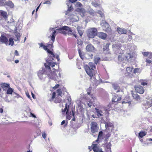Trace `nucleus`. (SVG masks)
<instances>
[{"label":"nucleus","mask_w":152,"mask_h":152,"mask_svg":"<svg viewBox=\"0 0 152 152\" xmlns=\"http://www.w3.org/2000/svg\"><path fill=\"white\" fill-rule=\"evenodd\" d=\"M84 68L87 74L91 77V79L93 80L94 83L96 86H97L101 82V80L97 73V72L95 71L94 69L90 68V67L87 65L85 66Z\"/></svg>","instance_id":"f257e3e1"},{"label":"nucleus","mask_w":152,"mask_h":152,"mask_svg":"<svg viewBox=\"0 0 152 152\" xmlns=\"http://www.w3.org/2000/svg\"><path fill=\"white\" fill-rule=\"evenodd\" d=\"M112 46L115 53L118 55V61L121 62L123 61L125 58V57L124 54L123 50L121 48V44L119 43H117L116 44L113 45Z\"/></svg>","instance_id":"f03ea898"},{"label":"nucleus","mask_w":152,"mask_h":152,"mask_svg":"<svg viewBox=\"0 0 152 152\" xmlns=\"http://www.w3.org/2000/svg\"><path fill=\"white\" fill-rule=\"evenodd\" d=\"M58 30V33H62L64 35H73L76 38L77 36L72 32L71 29L68 26H63L57 29Z\"/></svg>","instance_id":"7ed1b4c3"},{"label":"nucleus","mask_w":152,"mask_h":152,"mask_svg":"<svg viewBox=\"0 0 152 152\" xmlns=\"http://www.w3.org/2000/svg\"><path fill=\"white\" fill-rule=\"evenodd\" d=\"M128 49L130 51V52L129 53V51H128L127 54L126 56H125V57L127 60H130V59L133 57V53L134 50L133 44H128Z\"/></svg>","instance_id":"20e7f679"},{"label":"nucleus","mask_w":152,"mask_h":152,"mask_svg":"<svg viewBox=\"0 0 152 152\" xmlns=\"http://www.w3.org/2000/svg\"><path fill=\"white\" fill-rule=\"evenodd\" d=\"M97 29L95 28H91L88 29L87 34L88 36L90 38H94L96 35H97Z\"/></svg>","instance_id":"39448f33"},{"label":"nucleus","mask_w":152,"mask_h":152,"mask_svg":"<svg viewBox=\"0 0 152 152\" xmlns=\"http://www.w3.org/2000/svg\"><path fill=\"white\" fill-rule=\"evenodd\" d=\"M53 60V58L52 57L51 58L50 57V58H47L46 60L48 65L46 64H45V66L46 69L49 71L50 69V66L53 67L55 66L56 63L54 62H51V61Z\"/></svg>","instance_id":"423d86ee"},{"label":"nucleus","mask_w":152,"mask_h":152,"mask_svg":"<svg viewBox=\"0 0 152 152\" xmlns=\"http://www.w3.org/2000/svg\"><path fill=\"white\" fill-rule=\"evenodd\" d=\"M48 72L46 69H42V70H40L38 72V76L40 79H43L46 77L47 75H48Z\"/></svg>","instance_id":"0eeeda50"},{"label":"nucleus","mask_w":152,"mask_h":152,"mask_svg":"<svg viewBox=\"0 0 152 152\" xmlns=\"http://www.w3.org/2000/svg\"><path fill=\"white\" fill-rule=\"evenodd\" d=\"M31 109L28 107H27L26 109L24 112V114L25 117L27 118L31 117L34 118H36V116L32 112Z\"/></svg>","instance_id":"6e6552de"},{"label":"nucleus","mask_w":152,"mask_h":152,"mask_svg":"<svg viewBox=\"0 0 152 152\" xmlns=\"http://www.w3.org/2000/svg\"><path fill=\"white\" fill-rule=\"evenodd\" d=\"M91 130L92 133L97 132L99 129L98 125L96 122H92L91 124Z\"/></svg>","instance_id":"1a4fd4ad"},{"label":"nucleus","mask_w":152,"mask_h":152,"mask_svg":"<svg viewBox=\"0 0 152 152\" xmlns=\"http://www.w3.org/2000/svg\"><path fill=\"white\" fill-rule=\"evenodd\" d=\"M57 74L59 75V76L60 77V73L58 71H54L53 72H51L49 74L48 73V75L50 78L56 80L58 77Z\"/></svg>","instance_id":"9d476101"},{"label":"nucleus","mask_w":152,"mask_h":152,"mask_svg":"<svg viewBox=\"0 0 152 152\" xmlns=\"http://www.w3.org/2000/svg\"><path fill=\"white\" fill-rule=\"evenodd\" d=\"M100 24L102 26L103 30L107 32L110 31V28L109 27V25L105 21L102 20Z\"/></svg>","instance_id":"9b49d317"},{"label":"nucleus","mask_w":152,"mask_h":152,"mask_svg":"<svg viewBox=\"0 0 152 152\" xmlns=\"http://www.w3.org/2000/svg\"><path fill=\"white\" fill-rule=\"evenodd\" d=\"M68 102H67L65 104V107L63 109H62V111L63 113H64L66 111H67V110H68V111H69V105L71 104V102L70 99V100L69 99H68Z\"/></svg>","instance_id":"f8f14e48"},{"label":"nucleus","mask_w":152,"mask_h":152,"mask_svg":"<svg viewBox=\"0 0 152 152\" xmlns=\"http://www.w3.org/2000/svg\"><path fill=\"white\" fill-rule=\"evenodd\" d=\"M135 88L136 91L140 94H142L144 92L143 87L140 86L135 87Z\"/></svg>","instance_id":"ddd939ff"},{"label":"nucleus","mask_w":152,"mask_h":152,"mask_svg":"<svg viewBox=\"0 0 152 152\" xmlns=\"http://www.w3.org/2000/svg\"><path fill=\"white\" fill-rule=\"evenodd\" d=\"M152 105V99H148L144 104V106L146 109L151 107Z\"/></svg>","instance_id":"4468645a"},{"label":"nucleus","mask_w":152,"mask_h":152,"mask_svg":"<svg viewBox=\"0 0 152 152\" xmlns=\"http://www.w3.org/2000/svg\"><path fill=\"white\" fill-rule=\"evenodd\" d=\"M113 87L115 90L116 91V92H118L120 91L123 92L122 90L121 89L120 87L118 85L115 83H113L112 84Z\"/></svg>","instance_id":"2eb2a0df"},{"label":"nucleus","mask_w":152,"mask_h":152,"mask_svg":"<svg viewBox=\"0 0 152 152\" xmlns=\"http://www.w3.org/2000/svg\"><path fill=\"white\" fill-rule=\"evenodd\" d=\"M97 36L99 38L102 39H105L107 36L106 34L102 32H98L97 34Z\"/></svg>","instance_id":"dca6fc26"},{"label":"nucleus","mask_w":152,"mask_h":152,"mask_svg":"<svg viewBox=\"0 0 152 152\" xmlns=\"http://www.w3.org/2000/svg\"><path fill=\"white\" fill-rule=\"evenodd\" d=\"M117 30L118 33L120 34H126L127 32V30L122 28L118 27Z\"/></svg>","instance_id":"f3484780"},{"label":"nucleus","mask_w":152,"mask_h":152,"mask_svg":"<svg viewBox=\"0 0 152 152\" xmlns=\"http://www.w3.org/2000/svg\"><path fill=\"white\" fill-rule=\"evenodd\" d=\"M95 110L98 117L100 118V116L102 117L104 116V113L101 110L97 108H95Z\"/></svg>","instance_id":"a211bd4d"},{"label":"nucleus","mask_w":152,"mask_h":152,"mask_svg":"<svg viewBox=\"0 0 152 152\" xmlns=\"http://www.w3.org/2000/svg\"><path fill=\"white\" fill-rule=\"evenodd\" d=\"M70 18L73 22H77L79 20L78 16L77 15L74 14L71 15Z\"/></svg>","instance_id":"6ab92c4d"},{"label":"nucleus","mask_w":152,"mask_h":152,"mask_svg":"<svg viewBox=\"0 0 152 152\" xmlns=\"http://www.w3.org/2000/svg\"><path fill=\"white\" fill-rule=\"evenodd\" d=\"M15 38L14 39V40L15 41H18V42H19L21 35H20V33L17 32H15Z\"/></svg>","instance_id":"aec40b11"},{"label":"nucleus","mask_w":152,"mask_h":152,"mask_svg":"<svg viewBox=\"0 0 152 152\" xmlns=\"http://www.w3.org/2000/svg\"><path fill=\"white\" fill-rule=\"evenodd\" d=\"M0 41L1 42L7 44L8 41V39L5 36L3 35H1L0 37Z\"/></svg>","instance_id":"412c9836"},{"label":"nucleus","mask_w":152,"mask_h":152,"mask_svg":"<svg viewBox=\"0 0 152 152\" xmlns=\"http://www.w3.org/2000/svg\"><path fill=\"white\" fill-rule=\"evenodd\" d=\"M80 15L82 17L86 15V11L84 9L81 8L78 9Z\"/></svg>","instance_id":"4be33fe9"},{"label":"nucleus","mask_w":152,"mask_h":152,"mask_svg":"<svg viewBox=\"0 0 152 152\" xmlns=\"http://www.w3.org/2000/svg\"><path fill=\"white\" fill-rule=\"evenodd\" d=\"M94 48L93 46L90 44L86 46V49L88 51H92L94 50Z\"/></svg>","instance_id":"5701e85b"},{"label":"nucleus","mask_w":152,"mask_h":152,"mask_svg":"<svg viewBox=\"0 0 152 152\" xmlns=\"http://www.w3.org/2000/svg\"><path fill=\"white\" fill-rule=\"evenodd\" d=\"M1 87L3 88L4 91H5L10 87V85L9 84L4 83L1 84Z\"/></svg>","instance_id":"b1692460"},{"label":"nucleus","mask_w":152,"mask_h":152,"mask_svg":"<svg viewBox=\"0 0 152 152\" xmlns=\"http://www.w3.org/2000/svg\"><path fill=\"white\" fill-rule=\"evenodd\" d=\"M109 45L108 44H106L104 46L103 48V50L105 54L110 53V52H108L109 50Z\"/></svg>","instance_id":"393cba45"},{"label":"nucleus","mask_w":152,"mask_h":152,"mask_svg":"<svg viewBox=\"0 0 152 152\" xmlns=\"http://www.w3.org/2000/svg\"><path fill=\"white\" fill-rule=\"evenodd\" d=\"M5 3V5H7V6H9L11 8H12L14 7V4L12 3V2L11 1H6Z\"/></svg>","instance_id":"a878e982"},{"label":"nucleus","mask_w":152,"mask_h":152,"mask_svg":"<svg viewBox=\"0 0 152 152\" xmlns=\"http://www.w3.org/2000/svg\"><path fill=\"white\" fill-rule=\"evenodd\" d=\"M121 99V97H119L118 96L115 95L113 98L112 102H117L120 101Z\"/></svg>","instance_id":"bb28decb"},{"label":"nucleus","mask_w":152,"mask_h":152,"mask_svg":"<svg viewBox=\"0 0 152 152\" xmlns=\"http://www.w3.org/2000/svg\"><path fill=\"white\" fill-rule=\"evenodd\" d=\"M93 147L92 148L94 152H98L99 148L98 147V145L96 144H93Z\"/></svg>","instance_id":"cd10ccee"},{"label":"nucleus","mask_w":152,"mask_h":152,"mask_svg":"<svg viewBox=\"0 0 152 152\" xmlns=\"http://www.w3.org/2000/svg\"><path fill=\"white\" fill-rule=\"evenodd\" d=\"M45 50L47 51V52L48 53L50 54V55H48V56L49 57V58H50V57L51 58L52 57L53 58L55 57V55L49 49H48V48L47 49Z\"/></svg>","instance_id":"c85d7f7f"},{"label":"nucleus","mask_w":152,"mask_h":152,"mask_svg":"<svg viewBox=\"0 0 152 152\" xmlns=\"http://www.w3.org/2000/svg\"><path fill=\"white\" fill-rule=\"evenodd\" d=\"M91 4L93 6H94L95 7H100V3H98L96 1H92L91 3Z\"/></svg>","instance_id":"c756f323"},{"label":"nucleus","mask_w":152,"mask_h":152,"mask_svg":"<svg viewBox=\"0 0 152 152\" xmlns=\"http://www.w3.org/2000/svg\"><path fill=\"white\" fill-rule=\"evenodd\" d=\"M105 126L106 129H109L110 127H112L113 126L112 123L110 122H107L105 123Z\"/></svg>","instance_id":"7c9ffc66"},{"label":"nucleus","mask_w":152,"mask_h":152,"mask_svg":"<svg viewBox=\"0 0 152 152\" xmlns=\"http://www.w3.org/2000/svg\"><path fill=\"white\" fill-rule=\"evenodd\" d=\"M141 72V69L139 68H135L134 70V73L136 75L140 73Z\"/></svg>","instance_id":"2f4dec72"},{"label":"nucleus","mask_w":152,"mask_h":152,"mask_svg":"<svg viewBox=\"0 0 152 152\" xmlns=\"http://www.w3.org/2000/svg\"><path fill=\"white\" fill-rule=\"evenodd\" d=\"M87 65L89 66L90 68L91 69H94L95 68V64L91 62H90L88 65Z\"/></svg>","instance_id":"473e14b6"},{"label":"nucleus","mask_w":152,"mask_h":152,"mask_svg":"<svg viewBox=\"0 0 152 152\" xmlns=\"http://www.w3.org/2000/svg\"><path fill=\"white\" fill-rule=\"evenodd\" d=\"M56 30L54 31L53 32V33L52 34V35L51 36V39L53 41V42H54L55 38V34L56 33Z\"/></svg>","instance_id":"72a5a7b5"},{"label":"nucleus","mask_w":152,"mask_h":152,"mask_svg":"<svg viewBox=\"0 0 152 152\" xmlns=\"http://www.w3.org/2000/svg\"><path fill=\"white\" fill-rule=\"evenodd\" d=\"M133 97L135 99H137V100H140V97L139 96H138L137 94H132Z\"/></svg>","instance_id":"f704fd0d"},{"label":"nucleus","mask_w":152,"mask_h":152,"mask_svg":"<svg viewBox=\"0 0 152 152\" xmlns=\"http://www.w3.org/2000/svg\"><path fill=\"white\" fill-rule=\"evenodd\" d=\"M13 92V90H12V89L11 88L9 87L8 88V89L7 90V94H12Z\"/></svg>","instance_id":"c9c22d12"},{"label":"nucleus","mask_w":152,"mask_h":152,"mask_svg":"<svg viewBox=\"0 0 152 152\" xmlns=\"http://www.w3.org/2000/svg\"><path fill=\"white\" fill-rule=\"evenodd\" d=\"M38 45H39V48L42 47L45 50H47V47L44 45L43 43H39Z\"/></svg>","instance_id":"e433bc0d"},{"label":"nucleus","mask_w":152,"mask_h":152,"mask_svg":"<svg viewBox=\"0 0 152 152\" xmlns=\"http://www.w3.org/2000/svg\"><path fill=\"white\" fill-rule=\"evenodd\" d=\"M110 143H108L106 144V147L107 148V152H111L110 150Z\"/></svg>","instance_id":"4c0bfd02"},{"label":"nucleus","mask_w":152,"mask_h":152,"mask_svg":"<svg viewBox=\"0 0 152 152\" xmlns=\"http://www.w3.org/2000/svg\"><path fill=\"white\" fill-rule=\"evenodd\" d=\"M1 14L4 18H7V13L6 12L4 11H2L1 12Z\"/></svg>","instance_id":"58836bf2"},{"label":"nucleus","mask_w":152,"mask_h":152,"mask_svg":"<svg viewBox=\"0 0 152 152\" xmlns=\"http://www.w3.org/2000/svg\"><path fill=\"white\" fill-rule=\"evenodd\" d=\"M145 135L146 133L143 131H141L139 133V136L141 138H142Z\"/></svg>","instance_id":"ea45409f"},{"label":"nucleus","mask_w":152,"mask_h":152,"mask_svg":"<svg viewBox=\"0 0 152 152\" xmlns=\"http://www.w3.org/2000/svg\"><path fill=\"white\" fill-rule=\"evenodd\" d=\"M67 6H68V9L67 10V11L66 12V15H67L68 14V12H70V11H72V7L71 6V5H70V7L69 6V4H68L67 5Z\"/></svg>","instance_id":"a19ab883"},{"label":"nucleus","mask_w":152,"mask_h":152,"mask_svg":"<svg viewBox=\"0 0 152 152\" xmlns=\"http://www.w3.org/2000/svg\"><path fill=\"white\" fill-rule=\"evenodd\" d=\"M132 69L130 67H128L127 68L126 71L127 73L129 75L130 73L131 72Z\"/></svg>","instance_id":"79ce46f5"},{"label":"nucleus","mask_w":152,"mask_h":152,"mask_svg":"<svg viewBox=\"0 0 152 152\" xmlns=\"http://www.w3.org/2000/svg\"><path fill=\"white\" fill-rule=\"evenodd\" d=\"M66 118L67 119L70 120L71 118V116L68 113V110L66 112Z\"/></svg>","instance_id":"37998d69"},{"label":"nucleus","mask_w":152,"mask_h":152,"mask_svg":"<svg viewBox=\"0 0 152 152\" xmlns=\"http://www.w3.org/2000/svg\"><path fill=\"white\" fill-rule=\"evenodd\" d=\"M103 134V132L102 131H100L99 132L98 136V138L97 140H96V142H97L98 141V140L99 138H100L102 136Z\"/></svg>","instance_id":"c03bdc74"},{"label":"nucleus","mask_w":152,"mask_h":152,"mask_svg":"<svg viewBox=\"0 0 152 152\" xmlns=\"http://www.w3.org/2000/svg\"><path fill=\"white\" fill-rule=\"evenodd\" d=\"M100 60V58L99 57H96L94 58V63L96 65Z\"/></svg>","instance_id":"a18cd8bd"},{"label":"nucleus","mask_w":152,"mask_h":152,"mask_svg":"<svg viewBox=\"0 0 152 152\" xmlns=\"http://www.w3.org/2000/svg\"><path fill=\"white\" fill-rule=\"evenodd\" d=\"M9 45H11V46H12L14 44V42L13 40V39L11 38H10L9 39Z\"/></svg>","instance_id":"49530a36"},{"label":"nucleus","mask_w":152,"mask_h":152,"mask_svg":"<svg viewBox=\"0 0 152 152\" xmlns=\"http://www.w3.org/2000/svg\"><path fill=\"white\" fill-rule=\"evenodd\" d=\"M5 2L6 1H5L4 0H0V5L1 6L5 5Z\"/></svg>","instance_id":"de8ad7c7"},{"label":"nucleus","mask_w":152,"mask_h":152,"mask_svg":"<svg viewBox=\"0 0 152 152\" xmlns=\"http://www.w3.org/2000/svg\"><path fill=\"white\" fill-rule=\"evenodd\" d=\"M93 104V102L91 100H90L87 103L88 106L89 107H91V106Z\"/></svg>","instance_id":"09e8293b"},{"label":"nucleus","mask_w":152,"mask_h":152,"mask_svg":"<svg viewBox=\"0 0 152 152\" xmlns=\"http://www.w3.org/2000/svg\"><path fill=\"white\" fill-rule=\"evenodd\" d=\"M149 53L148 52H143L142 53V54L144 56H147L148 55H149Z\"/></svg>","instance_id":"8fccbe9b"},{"label":"nucleus","mask_w":152,"mask_h":152,"mask_svg":"<svg viewBox=\"0 0 152 152\" xmlns=\"http://www.w3.org/2000/svg\"><path fill=\"white\" fill-rule=\"evenodd\" d=\"M78 50V52H79V55H80V57L81 58V59H83V57L81 55L82 53H81V50L79 49Z\"/></svg>","instance_id":"3c124183"},{"label":"nucleus","mask_w":152,"mask_h":152,"mask_svg":"<svg viewBox=\"0 0 152 152\" xmlns=\"http://www.w3.org/2000/svg\"><path fill=\"white\" fill-rule=\"evenodd\" d=\"M82 5V4L79 2H77L76 4V6L78 7H81Z\"/></svg>","instance_id":"603ef678"},{"label":"nucleus","mask_w":152,"mask_h":152,"mask_svg":"<svg viewBox=\"0 0 152 152\" xmlns=\"http://www.w3.org/2000/svg\"><path fill=\"white\" fill-rule=\"evenodd\" d=\"M57 93L59 95H61L62 94V92L61 89H58L57 91Z\"/></svg>","instance_id":"864d4df0"},{"label":"nucleus","mask_w":152,"mask_h":152,"mask_svg":"<svg viewBox=\"0 0 152 152\" xmlns=\"http://www.w3.org/2000/svg\"><path fill=\"white\" fill-rule=\"evenodd\" d=\"M47 136V134L45 132H43L42 133V137L45 139L46 138Z\"/></svg>","instance_id":"5fc2aeb1"},{"label":"nucleus","mask_w":152,"mask_h":152,"mask_svg":"<svg viewBox=\"0 0 152 152\" xmlns=\"http://www.w3.org/2000/svg\"><path fill=\"white\" fill-rule=\"evenodd\" d=\"M77 44L79 45H81L83 44V42L80 39L77 40Z\"/></svg>","instance_id":"6e6d98bb"},{"label":"nucleus","mask_w":152,"mask_h":152,"mask_svg":"<svg viewBox=\"0 0 152 152\" xmlns=\"http://www.w3.org/2000/svg\"><path fill=\"white\" fill-rule=\"evenodd\" d=\"M89 13L91 15H93L94 14V11L93 10H90L89 11Z\"/></svg>","instance_id":"4d7b16f0"},{"label":"nucleus","mask_w":152,"mask_h":152,"mask_svg":"<svg viewBox=\"0 0 152 152\" xmlns=\"http://www.w3.org/2000/svg\"><path fill=\"white\" fill-rule=\"evenodd\" d=\"M15 22V21L14 20L12 19V18L11 19H10V21H9L8 22L9 23H10V24H11V23H14V22Z\"/></svg>","instance_id":"13d9d810"},{"label":"nucleus","mask_w":152,"mask_h":152,"mask_svg":"<svg viewBox=\"0 0 152 152\" xmlns=\"http://www.w3.org/2000/svg\"><path fill=\"white\" fill-rule=\"evenodd\" d=\"M97 13L100 15L101 17H102L103 16V14L102 11H98Z\"/></svg>","instance_id":"bf43d9fd"},{"label":"nucleus","mask_w":152,"mask_h":152,"mask_svg":"<svg viewBox=\"0 0 152 152\" xmlns=\"http://www.w3.org/2000/svg\"><path fill=\"white\" fill-rule=\"evenodd\" d=\"M43 4H48L50 5L51 4V2L47 0V1H46L44 3H43Z\"/></svg>","instance_id":"052dcab7"},{"label":"nucleus","mask_w":152,"mask_h":152,"mask_svg":"<svg viewBox=\"0 0 152 152\" xmlns=\"http://www.w3.org/2000/svg\"><path fill=\"white\" fill-rule=\"evenodd\" d=\"M78 31L79 34L80 35L81 37L83 35V32H82V31L80 30H78Z\"/></svg>","instance_id":"680f3d73"},{"label":"nucleus","mask_w":152,"mask_h":152,"mask_svg":"<svg viewBox=\"0 0 152 152\" xmlns=\"http://www.w3.org/2000/svg\"><path fill=\"white\" fill-rule=\"evenodd\" d=\"M141 84L143 86H145L147 84V83L146 82H141Z\"/></svg>","instance_id":"e2e57ef3"},{"label":"nucleus","mask_w":152,"mask_h":152,"mask_svg":"<svg viewBox=\"0 0 152 152\" xmlns=\"http://www.w3.org/2000/svg\"><path fill=\"white\" fill-rule=\"evenodd\" d=\"M15 54L16 56H19V54L17 50H15Z\"/></svg>","instance_id":"0e129e2a"},{"label":"nucleus","mask_w":152,"mask_h":152,"mask_svg":"<svg viewBox=\"0 0 152 152\" xmlns=\"http://www.w3.org/2000/svg\"><path fill=\"white\" fill-rule=\"evenodd\" d=\"M4 100L7 102H10V101L8 99L7 97Z\"/></svg>","instance_id":"69168bd1"},{"label":"nucleus","mask_w":152,"mask_h":152,"mask_svg":"<svg viewBox=\"0 0 152 152\" xmlns=\"http://www.w3.org/2000/svg\"><path fill=\"white\" fill-rule=\"evenodd\" d=\"M56 93L55 92H53V95L52 96V98L54 99L55 97Z\"/></svg>","instance_id":"338daca9"},{"label":"nucleus","mask_w":152,"mask_h":152,"mask_svg":"<svg viewBox=\"0 0 152 152\" xmlns=\"http://www.w3.org/2000/svg\"><path fill=\"white\" fill-rule=\"evenodd\" d=\"M59 86V85L58 84L56 85L55 86L53 87V88L54 89H56V88H58Z\"/></svg>","instance_id":"774afa93"}]
</instances>
